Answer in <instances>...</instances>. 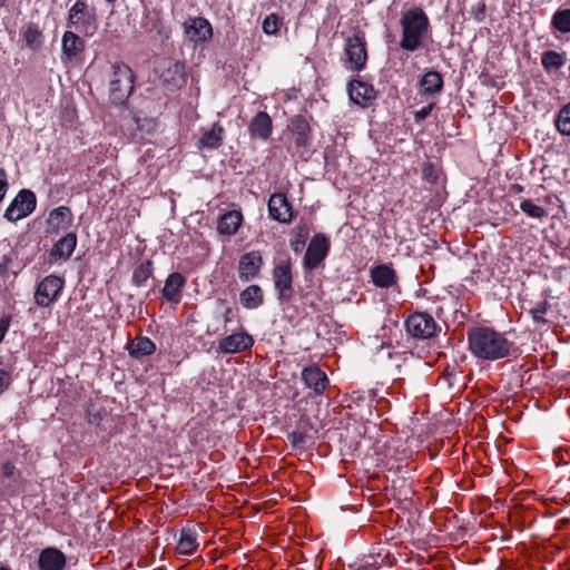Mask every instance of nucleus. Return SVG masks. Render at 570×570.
<instances>
[{
	"label": "nucleus",
	"mask_w": 570,
	"mask_h": 570,
	"mask_svg": "<svg viewBox=\"0 0 570 570\" xmlns=\"http://www.w3.org/2000/svg\"><path fill=\"white\" fill-rule=\"evenodd\" d=\"M469 347L479 358L495 361L510 354L512 343L489 327H472L468 332Z\"/></svg>",
	"instance_id": "f257e3e1"
},
{
	"label": "nucleus",
	"mask_w": 570,
	"mask_h": 570,
	"mask_svg": "<svg viewBox=\"0 0 570 570\" xmlns=\"http://www.w3.org/2000/svg\"><path fill=\"white\" fill-rule=\"evenodd\" d=\"M400 24L402 27L400 47L407 51L417 50L430 27L425 12L419 7L411 8L402 12Z\"/></svg>",
	"instance_id": "f03ea898"
},
{
	"label": "nucleus",
	"mask_w": 570,
	"mask_h": 570,
	"mask_svg": "<svg viewBox=\"0 0 570 570\" xmlns=\"http://www.w3.org/2000/svg\"><path fill=\"white\" fill-rule=\"evenodd\" d=\"M134 72L125 63L112 66L109 81V99L114 105H124L134 90Z\"/></svg>",
	"instance_id": "7ed1b4c3"
},
{
	"label": "nucleus",
	"mask_w": 570,
	"mask_h": 570,
	"mask_svg": "<svg viewBox=\"0 0 570 570\" xmlns=\"http://www.w3.org/2000/svg\"><path fill=\"white\" fill-rule=\"evenodd\" d=\"M154 72L157 75L163 86L174 91L186 82L185 66L173 59H161L157 61Z\"/></svg>",
	"instance_id": "20e7f679"
},
{
	"label": "nucleus",
	"mask_w": 570,
	"mask_h": 570,
	"mask_svg": "<svg viewBox=\"0 0 570 570\" xmlns=\"http://www.w3.org/2000/svg\"><path fill=\"white\" fill-rule=\"evenodd\" d=\"M405 327L407 333L417 340H430L435 337L442 330L434 318L425 312L411 314L405 321Z\"/></svg>",
	"instance_id": "39448f33"
},
{
	"label": "nucleus",
	"mask_w": 570,
	"mask_h": 570,
	"mask_svg": "<svg viewBox=\"0 0 570 570\" xmlns=\"http://www.w3.org/2000/svg\"><path fill=\"white\" fill-rule=\"evenodd\" d=\"M37 198L33 191L21 189L4 212V218L17 222L29 216L36 208Z\"/></svg>",
	"instance_id": "423d86ee"
},
{
	"label": "nucleus",
	"mask_w": 570,
	"mask_h": 570,
	"mask_svg": "<svg viewBox=\"0 0 570 570\" xmlns=\"http://www.w3.org/2000/svg\"><path fill=\"white\" fill-rule=\"evenodd\" d=\"M63 287V279L56 275L46 276L37 286L35 302L38 306L47 307L55 302Z\"/></svg>",
	"instance_id": "0eeeda50"
},
{
	"label": "nucleus",
	"mask_w": 570,
	"mask_h": 570,
	"mask_svg": "<svg viewBox=\"0 0 570 570\" xmlns=\"http://www.w3.org/2000/svg\"><path fill=\"white\" fill-rule=\"evenodd\" d=\"M330 249L328 238L323 234H316L309 242L304 256V267L306 269L316 268L327 255Z\"/></svg>",
	"instance_id": "6e6552de"
},
{
	"label": "nucleus",
	"mask_w": 570,
	"mask_h": 570,
	"mask_svg": "<svg viewBox=\"0 0 570 570\" xmlns=\"http://www.w3.org/2000/svg\"><path fill=\"white\" fill-rule=\"evenodd\" d=\"M275 288L278 292V298L288 302L294 293L292 266L289 262L275 266L273 271Z\"/></svg>",
	"instance_id": "1a4fd4ad"
},
{
	"label": "nucleus",
	"mask_w": 570,
	"mask_h": 570,
	"mask_svg": "<svg viewBox=\"0 0 570 570\" xmlns=\"http://www.w3.org/2000/svg\"><path fill=\"white\" fill-rule=\"evenodd\" d=\"M345 53L353 70H362L367 60L365 41L357 35L348 37L345 45Z\"/></svg>",
	"instance_id": "9d476101"
},
{
	"label": "nucleus",
	"mask_w": 570,
	"mask_h": 570,
	"mask_svg": "<svg viewBox=\"0 0 570 570\" xmlns=\"http://www.w3.org/2000/svg\"><path fill=\"white\" fill-rule=\"evenodd\" d=\"M263 264L262 256L259 252L253 250L249 253H245L239 258L238 265V276L243 282H248L255 278L261 269Z\"/></svg>",
	"instance_id": "9b49d317"
},
{
	"label": "nucleus",
	"mask_w": 570,
	"mask_h": 570,
	"mask_svg": "<svg viewBox=\"0 0 570 570\" xmlns=\"http://www.w3.org/2000/svg\"><path fill=\"white\" fill-rule=\"evenodd\" d=\"M185 33L190 41H206L213 35L210 23L204 18H191L184 22Z\"/></svg>",
	"instance_id": "f8f14e48"
},
{
	"label": "nucleus",
	"mask_w": 570,
	"mask_h": 570,
	"mask_svg": "<svg viewBox=\"0 0 570 570\" xmlns=\"http://www.w3.org/2000/svg\"><path fill=\"white\" fill-rule=\"evenodd\" d=\"M254 344L253 337L245 333H235L226 336L219 342V350L226 354L240 353Z\"/></svg>",
	"instance_id": "ddd939ff"
},
{
	"label": "nucleus",
	"mask_w": 570,
	"mask_h": 570,
	"mask_svg": "<svg viewBox=\"0 0 570 570\" xmlns=\"http://www.w3.org/2000/svg\"><path fill=\"white\" fill-rule=\"evenodd\" d=\"M268 212L273 219L288 223L292 219V207L284 194H274L268 200Z\"/></svg>",
	"instance_id": "4468645a"
},
{
	"label": "nucleus",
	"mask_w": 570,
	"mask_h": 570,
	"mask_svg": "<svg viewBox=\"0 0 570 570\" xmlns=\"http://www.w3.org/2000/svg\"><path fill=\"white\" fill-rule=\"evenodd\" d=\"M66 563V556L57 548L43 549L38 558L40 570H63Z\"/></svg>",
	"instance_id": "2eb2a0df"
},
{
	"label": "nucleus",
	"mask_w": 570,
	"mask_h": 570,
	"mask_svg": "<svg viewBox=\"0 0 570 570\" xmlns=\"http://www.w3.org/2000/svg\"><path fill=\"white\" fill-rule=\"evenodd\" d=\"M302 380L306 387L312 389L317 395L322 394L328 384L325 373L317 366L303 368Z\"/></svg>",
	"instance_id": "dca6fc26"
},
{
	"label": "nucleus",
	"mask_w": 570,
	"mask_h": 570,
	"mask_svg": "<svg viewBox=\"0 0 570 570\" xmlns=\"http://www.w3.org/2000/svg\"><path fill=\"white\" fill-rule=\"evenodd\" d=\"M77 245V235L68 233L61 237L50 250V262L67 261L75 250Z\"/></svg>",
	"instance_id": "f3484780"
},
{
	"label": "nucleus",
	"mask_w": 570,
	"mask_h": 570,
	"mask_svg": "<svg viewBox=\"0 0 570 570\" xmlns=\"http://www.w3.org/2000/svg\"><path fill=\"white\" fill-rule=\"evenodd\" d=\"M347 91L353 102L366 106L368 101L375 98V91L373 87L361 80H352L348 82Z\"/></svg>",
	"instance_id": "a211bd4d"
},
{
	"label": "nucleus",
	"mask_w": 570,
	"mask_h": 570,
	"mask_svg": "<svg viewBox=\"0 0 570 570\" xmlns=\"http://www.w3.org/2000/svg\"><path fill=\"white\" fill-rule=\"evenodd\" d=\"M242 222L243 215L239 210H229L219 217L217 230L222 235H234L237 233Z\"/></svg>",
	"instance_id": "6ab92c4d"
},
{
	"label": "nucleus",
	"mask_w": 570,
	"mask_h": 570,
	"mask_svg": "<svg viewBox=\"0 0 570 570\" xmlns=\"http://www.w3.org/2000/svg\"><path fill=\"white\" fill-rule=\"evenodd\" d=\"M252 137L267 139L272 134V119L265 111H259L249 124Z\"/></svg>",
	"instance_id": "aec40b11"
},
{
	"label": "nucleus",
	"mask_w": 570,
	"mask_h": 570,
	"mask_svg": "<svg viewBox=\"0 0 570 570\" xmlns=\"http://www.w3.org/2000/svg\"><path fill=\"white\" fill-rule=\"evenodd\" d=\"M185 285V278L179 273H173L166 279L163 288L164 297L171 303H179L181 297V288Z\"/></svg>",
	"instance_id": "412c9836"
},
{
	"label": "nucleus",
	"mask_w": 570,
	"mask_h": 570,
	"mask_svg": "<svg viewBox=\"0 0 570 570\" xmlns=\"http://www.w3.org/2000/svg\"><path fill=\"white\" fill-rule=\"evenodd\" d=\"M373 283L383 288H389L396 283L395 271L387 265H379L371 271Z\"/></svg>",
	"instance_id": "4be33fe9"
},
{
	"label": "nucleus",
	"mask_w": 570,
	"mask_h": 570,
	"mask_svg": "<svg viewBox=\"0 0 570 570\" xmlns=\"http://www.w3.org/2000/svg\"><path fill=\"white\" fill-rule=\"evenodd\" d=\"M240 304L247 309H254L263 305L264 295L258 285H249L239 294Z\"/></svg>",
	"instance_id": "5701e85b"
},
{
	"label": "nucleus",
	"mask_w": 570,
	"mask_h": 570,
	"mask_svg": "<svg viewBox=\"0 0 570 570\" xmlns=\"http://www.w3.org/2000/svg\"><path fill=\"white\" fill-rule=\"evenodd\" d=\"M127 350L132 357L139 358L151 355L156 351V346L150 338L138 336L128 343Z\"/></svg>",
	"instance_id": "b1692460"
},
{
	"label": "nucleus",
	"mask_w": 570,
	"mask_h": 570,
	"mask_svg": "<svg viewBox=\"0 0 570 570\" xmlns=\"http://www.w3.org/2000/svg\"><path fill=\"white\" fill-rule=\"evenodd\" d=\"M292 129H293V134L295 136V139H294L295 145L297 147H304V148L307 147L309 145V140H311V136H309L311 128H309L307 120L302 116L295 117L292 120Z\"/></svg>",
	"instance_id": "393cba45"
},
{
	"label": "nucleus",
	"mask_w": 570,
	"mask_h": 570,
	"mask_svg": "<svg viewBox=\"0 0 570 570\" xmlns=\"http://www.w3.org/2000/svg\"><path fill=\"white\" fill-rule=\"evenodd\" d=\"M83 50V40L71 31H66L62 37V53L67 60L77 57Z\"/></svg>",
	"instance_id": "a878e982"
},
{
	"label": "nucleus",
	"mask_w": 570,
	"mask_h": 570,
	"mask_svg": "<svg viewBox=\"0 0 570 570\" xmlns=\"http://www.w3.org/2000/svg\"><path fill=\"white\" fill-rule=\"evenodd\" d=\"M72 214L69 207L59 206L52 209L48 217V225L52 229H66L71 223Z\"/></svg>",
	"instance_id": "bb28decb"
},
{
	"label": "nucleus",
	"mask_w": 570,
	"mask_h": 570,
	"mask_svg": "<svg viewBox=\"0 0 570 570\" xmlns=\"http://www.w3.org/2000/svg\"><path fill=\"white\" fill-rule=\"evenodd\" d=\"M551 311V304L548 301H542L529 309V314L535 324V330H541L548 326L550 321L546 318L548 312Z\"/></svg>",
	"instance_id": "cd10ccee"
},
{
	"label": "nucleus",
	"mask_w": 570,
	"mask_h": 570,
	"mask_svg": "<svg viewBox=\"0 0 570 570\" xmlns=\"http://www.w3.org/2000/svg\"><path fill=\"white\" fill-rule=\"evenodd\" d=\"M566 61V55L554 50H548L543 52L541 57V63L548 72L559 70L564 66Z\"/></svg>",
	"instance_id": "c85d7f7f"
},
{
	"label": "nucleus",
	"mask_w": 570,
	"mask_h": 570,
	"mask_svg": "<svg viewBox=\"0 0 570 570\" xmlns=\"http://www.w3.org/2000/svg\"><path fill=\"white\" fill-rule=\"evenodd\" d=\"M421 86L424 92L436 94L442 90L443 78L438 71H428L421 79Z\"/></svg>",
	"instance_id": "c756f323"
},
{
	"label": "nucleus",
	"mask_w": 570,
	"mask_h": 570,
	"mask_svg": "<svg viewBox=\"0 0 570 570\" xmlns=\"http://www.w3.org/2000/svg\"><path fill=\"white\" fill-rule=\"evenodd\" d=\"M197 548L196 534L189 530H183L177 543V551L181 554H191Z\"/></svg>",
	"instance_id": "7c9ffc66"
},
{
	"label": "nucleus",
	"mask_w": 570,
	"mask_h": 570,
	"mask_svg": "<svg viewBox=\"0 0 570 570\" xmlns=\"http://www.w3.org/2000/svg\"><path fill=\"white\" fill-rule=\"evenodd\" d=\"M224 129L218 126H214L209 131L205 132L199 139L200 147L205 148H217L222 145V134Z\"/></svg>",
	"instance_id": "2f4dec72"
},
{
	"label": "nucleus",
	"mask_w": 570,
	"mask_h": 570,
	"mask_svg": "<svg viewBox=\"0 0 570 570\" xmlns=\"http://www.w3.org/2000/svg\"><path fill=\"white\" fill-rule=\"evenodd\" d=\"M554 124L561 135L570 136V101L559 110Z\"/></svg>",
	"instance_id": "473e14b6"
},
{
	"label": "nucleus",
	"mask_w": 570,
	"mask_h": 570,
	"mask_svg": "<svg viewBox=\"0 0 570 570\" xmlns=\"http://www.w3.org/2000/svg\"><path fill=\"white\" fill-rule=\"evenodd\" d=\"M552 26L562 33H570V9L558 10L552 17Z\"/></svg>",
	"instance_id": "72a5a7b5"
},
{
	"label": "nucleus",
	"mask_w": 570,
	"mask_h": 570,
	"mask_svg": "<svg viewBox=\"0 0 570 570\" xmlns=\"http://www.w3.org/2000/svg\"><path fill=\"white\" fill-rule=\"evenodd\" d=\"M151 273V262L145 261L135 268L132 274V282L140 286L150 277Z\"/></svg>",
	"instance_id": "f704fd0d"
},
{
	"label": "nucleus",
	"mask_w": 570,
	"mask_h": 570,
	"mask_svg": "<svg viewBox=\"0 0 570 570\" xmlns=\"http://www.w3.org/2000/svg\"><path fill=\"white\" fill-rule=\"evenodd\" d=\"M520 208L523 213L533 218L541 219L548 215L547 210L543 207L533 204L529 199L523 200L520 204Z\"/></svg>",
	"instance_id": "c9c22d12"
},
{
	"label": "nucleus",
	"mask_w": 570,
	"mask_h": 570,
	"mask_svg": "<svg viewBox=\"0 0 570 570\" xmlns=\"http://www.w3.org/2000/svg\"><path fill=\"white\" fill-rule=\"evenodd\" d=\"M281 23V19L272 13L264 19L263 30L266 35H275L279 30Z\"/></svg>",
	"instance_id": "e433bc0d"
},
{
	"label": "nucleus",
	"mask_w": 570,
	"mask_h": 570,
	"mask_svg": "<svg viewBox=\"0 0 570 570\" xmlns=\"http://www.w3.org/2000/svg\"><path fill=\"white\" fill-rule=\"evenodd\" d=\"M86 9V3L83 1L78 0L69 11V21L71 23H78L80 20V14L83 13Z\"/></svg>",
	"instance_id": "4c0bfd02"
},
{
	"label": "nucleus",
	"mask_w": 570,
	"mask_h": 570,
	"mask_svg": "<svg viewBox=\"0 0 570 570\" xmlns=\"http://www.w3.org/2000/svg\"><path fill=\"white\" fill-rule=\"evenodd\" d=\"M287 438L294 448H302L306 442V434L298 431L288 433Z\"/></svg>",
	"instance_id": "58836bf2"
},
{
	"label": "nucleus",
	"mask_w": 570,
	"mask_h": 570,
	"mask_svg": "<svg viewBox=\"0 0 570 570\" xmlns=\"http://www.w3.org/2000/svg\"><path fill=\"white\" fill-rule=\"evenodd\" d=\"M306 237H307L306 229L305 228H299L297 238L291 243V246H292L294 252L297 253V252H299L302 249V247L305 245Z\"/></svg>",
	"instance_id": "ea45409f"
},
{
	"label": "nucleus",
	"mask_w": 570,
	"mask_h": 570,
	"mask_svg": "<svg viewBox=\"0 0 570 570\" xmlns=\"http://www.w3.org/2000/svg\"><path fill=\"white\" fill-rule=\"evenodd\" d=\"M433 107H434V104H430V105L423 107L421 110H417L414 115L415 121L424 120L431 114Z\"/></svg>",
	"instance_id": "a19ab883"
},
{
	"label": "nucleus",
	"mask_w": 570,
	"mask_h": 570,
	"mask_svg": "<svg viewBox=\"0 0 570 570\" xmlns=\"http://www.w3.org/2000/svg\"><path fill=\"white\" fill-rule=\"evenodd\" d=\"M11 317L9 315H3L0 318V343L3 341L6 333L10 326Z\"/></svg>",
	"instance_id": "79ce46f5"
},
{
	"label": "nucleus",
	"mask_w": 570,
	"mask_h": 570,
	"mask_svg": "<svg viewBox=\"0 0 570 570\" xmlns=\"http://www.w3.org/2000/svg\"><path fill=\"white\" fill-rule=\"evenodd\" d=\"M10 381H11L10 374L4 370H0V394L6 389H8Z\"/></svg>",
	"instance_id": "37998d69"
},
{
	"label": "nucleus",
	"mask_w": 570,
	"mask_h": 570,
	"mask_svg": "<svg viewBox=\"0 0 570 570\" xmlns=\"http://www.w3.org/2000/svg\"><path fill=\"white\" fill-rule=\"evenodd\" d=\"M16 471V466L11 461H7L1 466V473L6 478H12Z\"/></svg>",
	"instance_id": "c03bdc74"
},
{
	"label": "nucleus",
	"mask_w": 570,
	"mask_h": 570,
	"mask_svg": "<svg viewBox=\"0 0 570 570\" xmlns=\"http://www.w3.org/2000/svg\"><path fill=\"white\" fill-rule=\"evenodd\" d=\"M12 263L11 256H3L2 262L0 263V277L7 276L9 271V265Z\"/></svg>",
	"instance_id": "a18cd8bd"
},
{
	"label": "nucleus",
	"mask_w": 570,
	"mask_h": 570,
	"mask_svg": "<svg viewBox=\"0 0 570 570\" xmlns=\"http://www.w3.org/2000/svg\"><path fill=\"white\" fill-rule=\"evenodd\" d=\"M38 32L36 30H32V29H29L27 32H26V40L29 45H31L36 37H37Z\"/></svg>",
	"instance_id": "49530a36"
},
{
	"label": "nucleus",
	"mask_w": 570,
	"mask_h": 570,
	"mask_svg": "<svg viewBox=\"0 0 570 570\" xmlns=\"http://www.w3.org/2000/svg\"><path fill=\"white\" fill-rule=\"evenodd\" d=\"M230 311H232V309H230L229 307H227V308H226V311H225V313H224V321H225V322H228V321H229L228 315H229Z\"/></svg>",
	"instance_id": "de8ad7c7"
},
{
	"label": "nucleus",
	"mask_w": 570,
	"mask_h": 570,
	"mask_svg": "<svg viewBox=\"0 0 570 570\" xmlns=\"http://www.w3.org/2000/svg\"><path fill=\"white\" fill-rule=\"evenodd\" d=\"M512 189L515 190L517 193H521L523 190L522 186L515 184V185H512Z\"/></svg>",
	"instance_id": "09e8293b"
},
{
	"label": "nucleus",
	"mask_w": 570,
	"mask_h": 570,
	"mask_svg": "<svg viewBox=\"0 0 570 570\" xmlns=\"http://www.w3.org/2000/svg\"><path fill=\"white\" fill-rule=\"evenodd\" d=\"M4 1L6 0H0V7H2L4 4Z\"/></svg>",
	"instance_id": "8fccbe9b"
},
{
	"label": "nucleus",
	"mask_w": 570,
	"mask_h": 570,
	"mask_svg": "<svg viewBox=\"0 0 570 570\" xmlns=\"http://www.w3.org/2000/svg\"><path fill=\"white\" fill-rule=\"evenodd\" d=\"M0 570H10V569L7 567H1Z\"/></svg>",
	"instance_id": "3c124183"
}]
</instances>
